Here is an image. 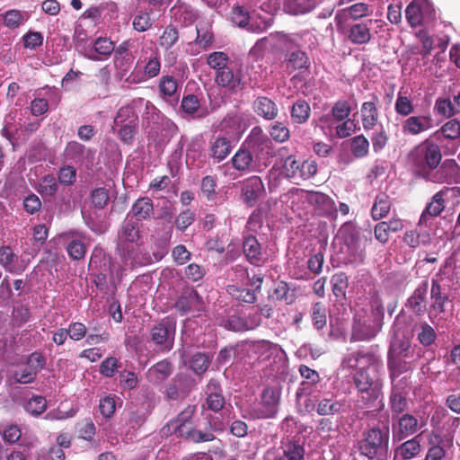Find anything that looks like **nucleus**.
Masks as SVG:
<instances>
[{
  "instance_id": "c756f323",
  "label": "nucleus",
  "mask_w": 460,
  "mask_h": 460,
  "mask_svg": "<svg viewBox=\"0 0 460 460\" xmlns=\"http://www.w3.org/2000/svg\"><path fill=\"white\" fill-rule=\"evenodd\" d=\"M243 252L252 264L260 265L264 262L261 245L254 236L244 239Z\"/></svg>"
},
{
  "instance_id": "b1692460",
  "label": "nucleus",
  "mask_w": 460,
  "mask_h": 460,
  "mask_svg": "<svg viewBox=\"0 0 460 460\" xmlns=\"http://www.w3.org/2000/svg\"><path fill=\"white\" fill-rule=\"evenodd\" d=\"M64 155L67 160L83 164L88 162L93 157V154L91 149L86 148L84 145L76 141H70L66 146Z\"/></svg>"
},
{
  "instance_id": "a19ab883",
  "label": "nucleus",
  "mask_w": 460,
  "mask_h": 460,
  "mask_svg": "<svg viewBox=\"0 0 460 460\" xmlns=\"http://www.w3.org/2000/svg\"><path fill=\"white\" fill-rule=\"evenodd\" d=\"M178 82L172 75H164L161 77L158 89L160 95L164 98H178Z\"/></svg>"
},
{
  "instance_id": "338daca9",
  "label": "nucleus",
  "mask_w": 460,
  "mask_h": 460,
  "mask_svg": "<svg viewBox=\"0 0 460 460\" xmlns=\"http://www.w3.org/2000/svg\"><path fill=\"white\" fill-rule=\"evenodd\" d=\"M46 406V399L42 396L37 395L33 396L27 402L25 410L32 415H40L45 411Z\"/></svg>"
},
{
  "instance_id": "09e8293b",
  "label": "nucleus",
  "mask_w": 460,
  "mask_h": 460,
  "mask_svg": "<svg viewBox=\"0 0 460 460\" xmlns=\"http://www.w3.org/2000/svg\"><path fill=\"white\" fill-rule=\"evenodd\" d=\"M227 292L240 302L252 304L256 300V295L253 289L242 288L235 285H230L227 287Z\"/></svg>"
},
{
  "instance_id": "8fccbe9b",
  "label": "nucleus",
  "mask_w": 460,
  "mask_h": 460,
  "mask_svg": "<svg viewBox=\"0 0 460 460\" xmlns=\"http://www.w3.org/2000/svg\"><path fill=\"white\" fill-rule=\"evenodd\" d=\"M272 25L270 17H261L258 14H252L250 18L246 30L253 33H261Z\"/></svg>"
},
{
  "instance_id": "4468645a",
  "label": "nucleus",
  "mask_w": 460,
  "mask_h": 460,
  "mask_svg": "<svg viewBox=\"0 0 460 460\" xmlns=\"http://www.w3.org/2000/svg\"><path fill=\"white\" fill-rule=\"evenodd\" d=\"M137 67H138L139 70H143V72L139 75L135 70L129 75V81L131 83H142L157 76L161 69V61L158 53H153L147 60H139L137 64Z\"/></svg>"
},
{
  "instance_id": "5701e85b",
  "label": "nucleus",
  "mask_w": 460,
  "mask_h": 460,
  "mask_svg": "<svg viewBox=\"0 0 460 460\" xmlns=\"http://www.w3.org/2000/svg\"><path fill=\"white\" fill-rule=\"evenodd\" d=\"M421 452V445L418 437L402 442L394 449L393 460H411Z\"/></svg>"
},
{
  "instance_id": "0e129e2a",
  "label": "nucleus",
  "mask_w": 460,
  "mask_h": 460,
  "mask_svg": "<svg viewBox=\"0 0 460 460\" xmlns=\"http://www.w3.org/2000/svg\"><path fill=\"white\" fill-rule=\"evenodd\" d=\"M440 131L445 138L458 139L460 137V121L451 119L442 126Z\"/></svg>"
},
{
  "instance_id": "680f3d73",
  "label": "nucleus",
  "mask_w": 460,
  "mask_h": 460,
  "mask_svg": "<svg viewBox=\"0 0 460 460\" xmlns=\"http://www.w3.org/2000/svg\"><path fill=\"white\" fill-rule=\"evenodd\" d=\"M283 453L288 460H304L305 449L296 442L286 444Z\"/></svg>"
},
{
  "instance_id": "de8ad7c7",
  "label": "nucleus",
  "mask_w": 460,
  "mask_h": 460,
  "mask_svg": "<svg viewBox=\"0 0 460 460\" xmlns=\"http://www.w3.org/2000/svg\"><path fill=\"white\" fill-rule=\"evenodd\" d=\"M137 122H138L137 116L133 109L128 106L121 107L114 119L113 130L115 131L117 127L123 126V124L127 125Z\"/></svg>"
},
{
  "instance_id": "f257e3e1",
  "label": "nucleus",
  "mask_w": 460,
  "mask_h": 460,
  "mask_svg": "<svg viewBox=\"0 0 460 460\" xmlns=\"http://www.w3.org/2000/svg\"><path fill=\"white\" fill-rule=\"evenodd\" d=\"M271 142L260 128H252L245 142V147H241L232 157L233 167L241 172L255 171L260 160V153L269 150Z\"/></svg>"
},
{
  "instance_id": "aec40b11",
  "label": "nucleus",
  "mask_w": 460,
  "mask_h": 460,
  "mask_svg": "<svg viewBox=\"0 0 460 460\" xmlns=\"http://www.w3.org/2000/svg\"><path fill=\"white\" fill-rule=\"evenodd\" d=\"M400 320L396 318L394 327V339L391 341L388 358H405L410 353V341L400 337L399 333Z\"/></svg>"
},
{
  "instance_id": "7c9ffc66",
  "label": "nucleus",
  "mask_w": 460,
  "mask_h": 460,
  "mask_svg": "<svg viewBox=\"0 0 460 460\" xmlns=\"http://www.w3.org/2000/svg\"><path fill=\"white\" fill-rule=\"evenodd\" d=\"M320 0H285L284 10L294 15L304 14L312 11Z\"/></svg>"
},
{
  "instance_id": "9d476101",
  "label": "nucleus",
  "mask_w": 460,
  "mask_h": 460,
  "mask_svg": "<svg viewBox=\"0 0 460 460\" xmlns=\"http://www.w3.org/2000/svg\"><path fill=\"white\" fill-rule=\"evenodd\" d=\"M215 83L226 93H238L244 87L241 67L234 63L227 69L217 72L215 74Z\"/></svg>"
},
{
  "instance_id": "c03bdc74",
  "label": "nucleus",
  "mask_w": 460,
  "mask_h": 460,
  "mask_svg": "<svg viewBox=\"0 0 460 460\" xmlns=\"http://www.w3.org/2000/svg\"><path fill=\"white\" fill-rule=\"evenodd\" d=\"M297 195L306 200L313 206L319 208H327L332 203V199L325 194L317 191H299Z\"/></svg>"
},
{
  "instance_id": "393cba45",
  "label": "nucleus",
  "mask_w": 460,
  "mask_h": 460,
  "mask_svg": "<svg viewBox=\"0 0 460 460\" xmlns=\"http://www.w3.org/2000/svg\"><path fill=\"white\" fill-rule=\"evenodd\" d=\"M175 307L181 314L190 311H200L202 308V299L196 290H187L176 302Z\"/></svg>"
},
{
  "instance_id": "412c9836",
  "label": "nucleus",
  "mask_w": 460,
  "mask_h": 460,
  "mask_svg": "<svg viewBox=\"0 0 460 460\" xmlns=\"http://www.w3.org/2000/svg\"><path fill=\"white\" fill-rule=\"evenodd\" d=\"M345 403L337 400L332 393H327L319 400L316 411L321 416L335 415L344 411Z\"/></svg>"
},
{
  "instance_id": "0eeeda50",
  "label": "nucleus",
  "mask_w": 460,
  "mask_h": 460,
  "mask_svg": "<svg viewBox=\"0 0 460 460\" xmlns=\"http://www.w3.org/2000/svg\"><path fill=\"white\" fill-rule=\"evenodd\" d=\"M460 194L459 188H445L441 191L436 193L431 202H429L425 210L421 213L419 226H430L433 220L438 217L444 208V201H448L453 198H457Z\"/></svg>"
},
{
  "instance_id": "5fc2aeb1",
  "label": "nucleus",
  "mask_w": 460,
  "mask_h": 460,
  "mask_svg": "<svg viewBox=\"0 0 460 460\" xmlns=\"http://www.w3.org/2000/svg\"><path fill=\"white\" fill-rule=\"evenodd\" d=\"M179 40V32L176 27L168 25L164 28L162 35L159 38V44L161 47L169 49L173 46Z\"/></svg>"
},
{
  "instance_id": "f8f14e48",
  "label": "nucleus",
  "mask_w": 460,
  "mask_h": 460,
  "mask_svg": "<svg viewBox=\"0 0 460 460\" xmlns=\"http://www.w3.org/2000/svg\"><path fill=\"white\" fill-rule=\"evenodd\" d=\"M265 194V187L259 176H252L241 182V199L244 204L253 207Z\"/></svg>"
},
{
  "instance_id": "864d4df0",
  "label": "nucleus",
  "mask_w": 460,
  "mask_h": 460,
  "mask_svg": "<svg viewBox=\"0 0 460 460\" xmlns=\"http://www.w3.org/2000/svg\"><path fill=\"white\" fill-rule=\"evenodd\" d=\"M410 365L403 358H388L390 376L409 375Z\"/></svg>"
},
{
  "instance_id": "a211bd4d",
  "label": "nucleus",
  "mask_w": 460,
  "mask_h": 460,
  "mask_svg": "<svg viewBox=\"0 0 460 460\" xmlns=\"http://www.w3.org/2000/svg\"><path fill=\"white\" fill-rule=\"evenodd\" d=\"M433 127V119L430 115L411 116L402 123V130L404 134L418 135Z\"/></svg>"
},
{
  "instance_id": "052dcab7",
  "label": "nucleus",
  "mask_w": 460,
  "mask_h": 460,
  "mask_svg": "<svg viewBox=\"0 0 460 460\" xmlns=\"http://www.w3.org/2000/svg\"><path fill=\"white\" fill-rule=\"evenodd\" d=\"M394 110L397 114L409 116L413 112L414 107L409 97L399 94L394 103Z\"/></svg>"
},
{
  "instance_id": "9b49d317",
  "label": "nucleus",
  "mask_w": 460,
  "mask_h": 460,
  "mask_svg": "<svg viewBox=\"0 0 460 460\" xmlns=\"http://www.w3.org/2000/svg\"><path fill=\"white\" fill-rule=\"evenodd\" d=\"M405 16L411 27H417L432 21L435 10L429 0H414L407 6Z\"/></svg>"
},
{
  "instance_id": "cd10ccee",
  "label": "nucleus",
  "mask_w": 460,
  "mask_h": 460,
  "mask_svg": "<svg viewBox=\"0 0 460 460\" xmlns=\"http://www.w3.org/2000/svg\"><path fill=\"white\" fill-rule=\"evenodd\" d=\"M428 288V281H422L408 299L407 305L418 314H423L426 310L425 298Z\"/></svg>"
},
{
  "instance_id": "c85d7f7f",
  "label": "nucleus",
  "mask_w": 460,
  "mask_h": 460,
  "mask_svg": "<svg viewBox=\"0 0 460 460\" xmlns=\"http://www.w3.org/2000/svg\"><path fill=\"white\" fill-rule=\"evenodd\" d=\"M233 149V146L226 137H217L210 141L209 155L215 162L223 161Z\"/></svg>"
},
{
  "instance_id": "ea45409f",
  "label": "nucleus",
  "mask_w": 460,
  "mask_h": 460,
  "mask_svg": "<svg viewBox=\"0 0 460 460\" xmlns=\"http://www.w3.org/2000/svg\"><path fill=\"white\" fill-rule=\"evenodd\" d=\"M0 20L6 27L10 29H16L28 20V15L25 12L13 9L1 14Z\"/></svg>"
},
{
  "instance_id": "1a4fd4ad",
  "label": "nucleus",
  "mask_w": 460,
  "mask_h": 460,
  "mask_svg": "<svg viewBox=\"0 0 460 460\" xmlns=\"http://www.w3.org/2000/svg\"><path fill=\"white\" fill-rule=\"evenodd\" d=\"M316 171L317 164L314 161L296 160L292 155L288 156L283 164V173L295 182L311 178L316 173Z\"/></svg>"
},
{
  "instance_id": "39448f33",
  "label": "nucleus",
  "mask_w": 460,
  "mask_h": 460,
  "mask_svg": "<svg viewBox=\"0 0 460 460\" xmlns=\"http://www.w3.org/2000/svg\"><path fill=\"white\" fill-rule=\"evenodd\" d=\"M411 161L420 171L434 169L441 162V152L438 145L428 140L417 146L410 155Z\"/></svg>"
},
{
  "instance_id": "bf43d9fd",
  "label": "nucleus",
  "mask_w": 460,
  "mask_h": 460,
  "mask_svg": "<svg viewBox=\"0 0 460 460\" xmlns=\"http://www.w3.org/2000/svg\"><path fill=\"white\" fill-rule=\"evenodd\" d=\"M326 307L322 303H315L312 309V321L317 330L326 325Z\"/></svg>"
},
{
  "instance_id": "72a5a7b5",
  "label": "nucleus",
  "mask_w": 460,
  "mask_h": 460,
  "mask_svg": "<svg viewBox=\"0 0 460 460\" xmlns=\"http://www.w3.org/2000/svg\"><path fill=\"white\" fill-rule=\"evenodd\" d=\"M119 238L120 243H137L140 240V232L137 224L131 222L129 219L125 220L119 232Z\"/></svg>"
},
{
  "instance_id": "79ce46f5",
  "label": "nucleus",
  "mask_w": 460,
  "mask_h": 460,
  "mask_svg": "<svg viewBox=\"0 0 460 460\" xmlns=\"http://www.w3.org/2000/svg\"><path fill=\"white\" fill-rule=\"evenodd\" d=\"M430 240L428 232L419 233L416 230H409L403 235V243L412 249L418 248L420 244L428 245Z\"/></svg>"
},
{
  "instance_id": "e2e57ef3",
  "label": "nucleus",
  "mask_w": 460,
  "mask_h": 460,
  "mask_svg": "<svg viewBox=\"0 0 460 460\" xmlns=\"http://www.w3.org/2000/svg\"><path fill=\"white\" fill-rule=\"evenodd\" d=\"M138 122L131 124H123V126L117 127L116 130L119 139L126 143L130 144L137 133Z\"/></svg>"
},
{
  "instance_id": "f704fd0d",
  "label": "nucleus",
  "mask_w": 460,
  "mask_h": 460,
  "mask_svg": "<svg viewBox=\"0 0 460 460\" xmlns=\"http://www.w3.org/2000/svg\"><path fill=\"white\" fill-rule=\"evenodd\" d=\"M360 113L365 129H371L376 125L378 113L374 102H365L361 106Z\"/></svg>"
},
{
  "instance_id": "13d9d810",
  "label": "nucleus",
  "mask_w": 460,
  "mask_h": 460,
  "mask_svg": "<svg viewBox=\"0 0 460 460\" xmlns=\"http://www.w3.org/2000/svg\"><path fill=\"white\" fill-rule=\"evenodd\" d=\"M368 140L362 135L357 136L351 140V152L358 157L362 158L368 153Z\"/></svg>"
},
{
  "instance_id": "4d7b16f0",
  "label": "nucleus",
  "mask_w": 460,
  "mask_h": 460,
  "mask_svg": "<svg viewBox=\"0 0 460 460\" xmlns=\"http://www.w3.org/2000/svg\"><path fill=\"white\" fill-rule=\"evenodd\" d=\"M251 16L243 6H234L232 8L230 19L235 25L246 29Z\"/></svg>"
},
{
  "instance_id": "774afa93",
  "label": "nucleus",
  "mask_w": 460,
  "mask_h": 460,
  "mask_svg": "<svg viewBox=\"0 0 460 460\" xmlns=\"http://www.w3.org/2000/svg\"><path fill=\"white\" fill-rule=\"evenodd\" d=\"M209 358L204 353H196L190 360V367L197 374L205 372L209 366Z\"/></svg>"
},
{
  "instance_id": "58836bf2",
  "label": "nucleus",
  "mask_w": 460,
  "mask_h": 460,
  "mask_svg": "<svg viewBox=\"0 0 460 460\" xmlns=\"http://www.w3.org/2000/svg\"><path fill=\"white\" fill-rule=\"evenodd\" d=\"M152 10L137 11L133 17V29L138 32H144L150 30L155 22L154 19H152Z\"/></svg>"
},
{
  "instance_id": "3c124183",
  "label": "nucleus",
  "mask_w": 460,
  "mask_h": 460,
  "mask_svg": "<svg viewBox=\"0 0 460 460\" xmlns=\"http://www.w3.org/2000/svg\"><path fill=\"white\" fill-rule=\"evenodd\" d=\"M439 173L442 174V177L439 181H457L458 177V165L456 160L454 159H447L443 163L442 166L439 169Z\"/></svg>"
},
{
  "instance_id": "6e6d98bb",
  "label": "nucleus",
  "mask_w": 460,
  "mask_h": 460,
  "mask_svg": "<svg viewBox=\"0 0 460 460\" xmlns=\"http://www.w3.org/2000/svg\"><path fill=\"white\" fill-rule=\"evenodd\" d=\"M331 282L334 296L338 298H343L348 288L347 276L342 272L337 273L332 276Z\"/></svg>"
},
{
  "instance_id": "49530a36",
  "label": "nucleus",
  "mask_w": 460,
  "mask_h": 460,
  "mask_svg": "<svg viewBox=\"0 0 460 460\" xmlns=\"http://www.w3.org/2000/svg\"><path fill=\"white\" fill-rule=\"evenodd\" d=\"M460 94L454 96V101L450 99H438L436 102L435 109L438 114L444 117H451L456 112V104H459Z\"/></svg>"
},
{
  "instance_id": "dca6fc26",
  "label": "nucleus",
  "mask_w": 460,
  "mask_h": 460,
  "mask_svg": "<svg viewBox=\"0 0 460 460\" xmlns=\"http://www.w3.org/2000/svg\"><path fill=\"white\" fill-rule=\"evenodd\" d=\"M377 358L372 353L353 352L348 354L341 362V368L353 370L365 369L371 365H376Z\"/></svg>"
},
{
  "instance_id": "bb28decb",
  "label": "nucleus",
  "mask_w": 460,
  "mask_h": 460,
  "mask_svg": "<svg viewBox=\"0 0 460 460\" xmlns=\"http://www.w3.org/2000/svg\"><path fill=\"white\" fill-rule=\"evenodd\" d=\"M377 21L369 20L352 25L348 33V39L354 44H366L371 40L370 26Z\"/></svg>"
},
{
  "instance_id": "6ab92c4d",
  "label": "nucleus",
  "mask_w": 460,
  "mask_h": 460,
  "mask_svg": "<svg viewBox=\"0 0 460 460\" xmlns=\"http://www.w3.org/2000/svg\"><path fill=\"white\" fill-rule=\"evenodd\" d=\"M136 251L133 247L123 248L120 252V263L113 262L111 264V273L119 280L124 271L133 269L138 262L135 257Z\"/></svg>"
},
{
  "instance_id": "a18cd8bd",
  "label": "nucleus",
  "mask_w": 460,
  "mask_h": 460,
  "mask_svg": "<svg viewBox=\"0 0 460 460\" xmlns=\"http://www.w3.org/2000/svg\"><path fill=\"white\" fill-rule=\"evenodd\" d=\"M219 324L234 332H244L253 329L254 327L253 324H250L246 320L237 315H232L228 319H223Z\"/></svg>"
},
{
  "instance_id": "20e7f679",
  "label": "nucleus",
  "mask_w": 460,
  "mask_h": 460,
  "mask_svg": "<svg viewBox=\"0 0 460 460\" xmlns=\"http://www.w3.org/2000/svg\"><path fill=\"white\" fill-rule=\"evenodd\" d=\"M377 367L378 362L355 373L356 387L366 402L376 400L381 395L382 384L377 376Z\"/></svg>"
},
{
  "instance_id": "7ed1b4c3",
  "label": "nucleus",
  "mask_w": 460,
  "mask_h": 460,
  "mask_svg": "<svg viewBox=\"0 0 460 460\" xmlns=\"http://www.w3.org/2000/svg\"><path fill=\"white\" fill-rule=\"evenodd\" d=\"M193 408L189 407L183 411L176 420L171 421L166 429L174 432L178 437L184 438L190 441L199 443L212 441L215 436L210 431H201L192 428L190 419L193 414Z\"/></svg>"
},
{
  "instance_id": "423d86ee",
  "label": "nucleus",
  "mask_w": 460,
  "mask_h": 460,
  "mask_svg": "<svg viewBox=\"0 0 460 460\" xmlns=\"http://www.w3.org/2000/svg\"><path fill=\"white\" fill-rule=\"evenodd\" d=\"M280 391L276 387H266L261 395V400L256 402L249 411L252 419L272 418L278 411Z\"/></svg>"
},
{
  "instance_id": "4c0bfd02",
  "label": "nucleus",
  "mask_w": 460,
  "mask_h": 460,
  "mask_svg": "<svg viewBox=\"0 0 460 460\" xmlns=\"http://www.w3.org/2000/svg\"><path fill=\"white\" fill-rule=\"evenodd\" d=\"M171 373V364L166 360H163L150 367L146 373V376L150 382L159 383L168 377Z\"/></svg>"
},
{
  "instance_id": "6e6552de",
  "label": "nucleus",
  "mask_w": 460,
  "mask_h": 460,
  "mask_svg": "<svg viewBox=\"0 0 460 460\" xmlns=\"http://www.w3.org/2000/svg\"><path fill=\"white\" fill-rule=\"evenodd\" d=\"M389 428L387 426L373 428L369 429L360 445V451L368 458H373L381 450H385L388 447Z\"/></svg>"
},
{
  "instance_id": "2eb2a0df",
  "label": "nucleus",
  "mask_w": 460,
  "mask_h": 460,
  "mask_svg": "<svg viewBox=\"0 0 460 460\" xmlns=\"http://www.w3.org/2000/svg\"><path fill=\"white\" fill-rule=\"evenodd\" d=\"M419 430V421L411 414H403L399 418L396 423L393 424L392 436L393 441H402L416 433Z\"/></svg>"
},
{
  "instance_id": "f03ea898",
  "label": "nucleus",
  "mask_w": 460,
  "mask_h": 460,
  "mask_svg": "<svg viewBox=\"0 0 460 460\" xmlns=\"http://www.w3.org/2000/svg\"><path fill=\"white\" fill-rule=\"evenodd\" d=\"M372 308L371 314H356L352 332V339L355 341L370 340L380 331L384 308L378 301H375Z\"/></svg>"
},
{
  "instance_id": "e433bc0d",
  "label": "nucleus",
  "mask_w": 460,
  "mask_h": 460,
  "mask_svg": "<svg viewBox=\"0 0 460 460\" xmlns=\"http://www.w3.org/2000/svg\"><path fill=\"white\" fill-rule=\"evenodd\" d=\"M291 120L296 124H304L310 118L311 108L307 102L297 100L290 111Z\"/></svg>"
},
{
  "instance_id": "37998d69",
  "label": "nucleus",
  "mask_w": 460,
  "mask_h": 460,
  "mask_svg": "<svg viewBox=\"0 0 460 460\" xmlns=\"http://www.w3.org/2000/svg\"><path fill=\"white\" fill-rule=\"evenodd\" d=\"M217 384L212 381L208 385V395L207 397L208 408L213 411H220L225 405V398L223 395L217 392Z\"/></svg>"
},
{
  "instance_id": "2f4dec72",
  "label": "nucleus",
  "mask_w": 460,
  "mask_h": 460,
  "mask_svg": "<svg viewBox=\"0 0 460 460\" xmlns=\"http://www.w3.org/2000/svg\"><path fill=\"white\" fill-rule=\"evenodd\" d=\"M253 107L255 112L266 119H273L278 115V108L275 102L267 97H258Z\"/></svg>"
},
{
  "instance_id": "4be33fe9",
  "label": "nucleus",
  "mask_w": 460,
  "mask_h": 460,
  "mask_svg": "<svg viewBox=\"0 0 460 460\" xmlns=\"http://www.w3.org/2000/svg\"><path fill=\"white\" fill-rule=\"evenodd\" d=\"M113 50V41L109 38L100 37L94 40L93 48L85 51V57L91 60L97 61L110 57Z\"/></svg>"
},
{
  "instance_id": "c9c22d12",
  "label": "nucleus",
  "mask_w": 460,
  "mask_h": 460,
  "mask_svg": "<svg viewBox=\"0 0 460 460\" xmlns=\"http://www.w3.org/2000/svg\"><path fill=\"white\" fill-rule=\"evenodd\" d=\"M207 64L215 71V74H217L219 71L227 69L234 62L230 60L226 53L215 51L207 57Z\"/></svg>"
},
{
  "instance_id": "f3484780",
  "label": "nucleus",
  "mask_w": 460,
  "mask_h": 460,
  "mask_svg": "<svg viewBox=\"0 0 460 460\" xmlns=\"http://www.w3.org/2000/svg\"><path fill=\"white\" fill-rule=\"evenodd\" d=\"M59 238L69 241L66 251L74 260H81L84 257L86 247L84 244L85 236L77 232H67L61 234Z\"/></svg>"
},
{
  "instance_id": "a878e982",
  "label": "nucleus",
  "mask_w": 460,
  "mask_h": 460,
  "mask_svg": "<svg viewBox=\"0 0 460 460\" xmlns=\"http://www.w3.org/2000/svg\"><path fill=\"white\" fill-rule=\"evenodd\" d=\"M171 15L175 22L184 26L191 24L198 17L197 12L190 5L183 2H177L172 7Z\"/></svg>"
},
{
  "instance_id": "603ef678",
  "label": "nucleus",
  "mask_w": 460,
  "mask_h": 460,
  "mask_svg": "<svg viewBox=\"0 0 460 460\" xmlns=\"http://www.w3.org/2000/svg\"><path fill=\"white\" fill-rule=\"evenodd\" d=\"M391 208V203L388 197L385 194H380L376 197L375 204L372 208V217L375 220L380 219L387 215Z\"/></svg>"
},
{
  "instance_id": "ddd939ff",
  "label": "nucleus",
  "mask_w": 460,
  "mask_h": 460,
  "mask_svg": "<svg viewBox=\"0 0 460 460\" xmlns=\"http://www.w3.org/2000/svg\"><path fill=\"white\" fill-rule=\"evenodd\" d=\"M175 325L168 319H164L151 330L152 341L162 350H170L173 346Z\"/></svg>"
},
{
  "instance_id": "473e14b6",
  "label": "nucleus",
  "mask_w": 460,
  "mask_h": 460,
  "mask_svg": "<svg viewBox=\"0 0 460 460\" xmlns=\"http://www.w3.org/2000/svg\"><path fill=\"white\" fill-rule=\"evenodd\" d=\"M137 220H146L154 214L153 203L148 198L138 199L132 206L130 213Z\"/></svg>"
},
{
  "instance_id": "69168bd1",
  "label": "nucleus",
  "mask_w": 460,
  "mask_h": 460,
  "mask_svg": "<svg viewBox=\"0 0 460 460\" xmlns=\"http://www.w3.org/2000/svg\"><path fill=\"white\" fill-rule=\"evenodd\" d=\"M37 376V373L34 372L32 369L29 368L28 364L25 363L24 365L21 366L13 375L14 379L16 382L20 384H29L35 380Z\"/></svg>"
}]
</instances>
